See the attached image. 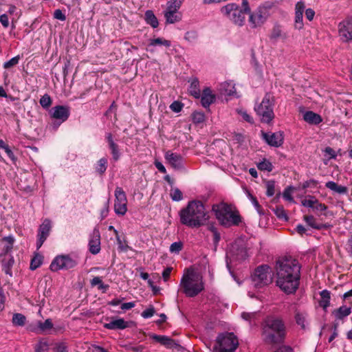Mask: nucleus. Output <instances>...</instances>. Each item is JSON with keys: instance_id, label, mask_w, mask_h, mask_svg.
<instances>
[{"instance_id": "nucleus-40", "label": "nucleus", "mask_w": 352, "mask_h": 352, "mask_svg": "<svg viewBox=\"0 0 352 352\" xmlns=\"http://www.w3.org/2000/svg\"><path fill=\"white\" fill-rule=\"evenodd\" d=\"M256 166L260 170L267 172H271L274 168L272 164L266 159H263L261 162H258Z\"/></svg>"}, {"instance_id": "nucleus-29", "label": "nucleus", "mask_w": 352, "mask_h": 352, "mask_svg": "<svg viewBox=\"0 0 352 352\" xmlns=\"http://www.w3.org/2000/svg\"><path fill=\"white\" fill-rule=\"evenodd\" d=\"M2 241L6 243V244L2 248L1 255L6 256L13 249L14 239L12 236H5L2 239Z\"/></svg>"}, {"instance_id": "nucleus-48", "label": "nucleus", "mask_w": 352, "mask_h": 352, "mask_svg": "<svg viewBox=\"0 0 352 352\" xmlns=\"http://www.w3.org/2000/svg\"><path fill=\"white\" fill-rule=\"evenodd\" d=\"M116 236V240L118 245V249L122 252H126L129 249V246L126 244V241H122L118 234V232L114 230Z\"/></svg>"}, {"instance_id": "nucleus-37", "label": "nucleus", "mask_w": 352, "mask_h": 352, "mask_svg": "<svg viewBox=\"0 0 352 352\" xmlns=\"http://www.w3.org/2000/svg\"><path fill=\"white\" fill-rule=\"evenodd\" d=\"M184 0H170L167 2L166 11L177 12Z\"/></svg>"}, {"instance_id": "nucleus-9", "label": "nucleus", "mask_w": 352, "mask_h": 352, "mask_svg": "<svg viewBox=\"0 0 352 352\" xmlns=\"http://www.w3.org/2000/svg\"><path fill=\"white\" fill-rule=\"evenodd\" d=\"M238 345V338L234 333L226 332L217 336L213 352H234Z\"/></svg>"}, {"instance_id": "nucleus-17", "label": "nucleus", "mask_w": 352, "mask_h": 352, "mask_svg": "<svg viewBox=\"0 0 352 352\" xmlns=\"http://www.w3.org/2000/svg\"><path fill=\"white\" fill-rule=\"evenodd\" d=\"M89 250L92 254H97L100 251V233L98 228H94L90 234Z\"/></svg>"}, {"instance_id": "nucleus-35", "label": "nucleus", "mask_w": 352, "mask_h": 352, "mask_svg": "<svg viewBox=\"0 0 352 352\" xmlns=\"http://www.w3.org/2000/svg\"><path fill=\"white\" fill-rule=\"evenodd\" d=\"M164 17L167 23H175L181 20V15L173 11H165Z\"/></svg>"}, {"instance_id": "nucleus-5", "label": "nucleus", "mask_w": 352, "mask_h": 352, "mask_svg": "<svg viewBox=\"0 0 352 352\" xmlns=\"http://www.w3.org/2000/svg\"><path fill=\"white\" fill-rule=\"evenodd\" d=\"M212 210L220 224L226 228L237 226L242 221L239 212L233 211L231 206L226 203L221 202L219 204H214Z\"/></svg>"}, {"instance_id": "nucleus-22", "label": "nucleus", "mask_w": 352, "mask_h": 352, "mask_svg": "<svg viewBox=\"0 0 352 352\" xmlns=\"http://www.w3.org/2000/svg\"><path fill=\"white\" fill-rule=\"evenodd\" d=\"M351 314V308L342 305L339 308L332 311L331 315L334 317L336 321L344 322V319Z\"/></svg>"}, {"instance_id": "nucleus-47", "label": "nucleus", "mask_w": 352, "mask_h": 352, "mask_svg": "<svg viewBox=\"0 0 352 352\" xmlns=\"http://www.w3.org/2000/svg\"><path fill=\"white\" fill-rule=\"evenodd\" d=\"M39 103L43 109H47L52 105V100L49 94H45L41 98Z\"/></svg>"}, {"instance_id": "nucleus-24", "label": "nucleus", "mask_w": 352, "mask_h": 352, "mask_svg": "<svg viewBox=\"0 0 352 352\" xmlns=\"http://www.w3.org/2000/svg\"><path fill=\"white\" fill-rule=\"evenodd\" d=\"M303 120L309 124L318 125L322 122V117L312 111H307L303 114Z\"/></svg>"}, {"instance_id": "nucleus-46", "label": "nucleus", "mask_w": 352, "mask_h": 352, "mask_svg": "<svg viewBox=\"0 0 352 352\" xmlns=\"http://www.w3.org/2000/svg\"><path fill=\"white\" fill-rule=\"evenodd\" d=\"M43 262V257L39 254H36L31 260L30 263V269L32 270H35L38 267H39Z\"/></svg>"}, {"instance_id": "nucleus-38", "label": "nucleus", "mask_w": 352, "mask_h": 352, "mask_svg": "<svg viewBox=\"0 0 352 352\" xmlns=\"http://www.w3.org/2000/svg\"><path fill=\"white\" fill-rule=\"evenodd\" d=\"M171 43L170 41L162 37L151 39L149 43L150 46L163 45L166 47H169Z\"/></svg>"}, {"instance_id": "nucleus-54", "label": "nucleus", "mask_w": 352, "mask_h": 352, "mask_svg": "<svg viewBox=\"0 0 352 352\" xmlns=\"http://www.w3.org/2000/svg\"><path fill=\"white\" fill-rule=\"evenodd\" d=\"M250 200H251L252 204L254 205V208H256V211L258 212V213L259 214H263L264 211H263L261 206L259 204L256 197H254L252 195H250Z\"/></svg>"}, {"instance_id": "nucleus-49", "label": "nucleus", "mask_w": 352, "mask_h": 352, "mask_svg": "<svg viewBox=\"0 0 352 352\" xmlns=\"http://www.w3.org/2000/svg\"><path fill=\"white\" fill-rule=\"evenodd\" d=\"M192 119L194 123L200 124L204 122L205 115L204 113L195 111L192 114Z\"/></svg>"}, {"instance_id": "nucleus-52", "label": "nucleus", "mask_w": 352, "mask_h": 352, "mask_svg": "<svg viewBox=\"0 0 352 352\" xmlns=\"http://www.w3.org/2000/svg\"><path fill=\"white\" fill-rule=\"evenodd\" d=\"M155 314V307H153V305H150L148 308H146L142 312L141 316L144 318H149L153 316Z\"/></svg>"}, {"instance_id": "nucleus-64", "label": "nucleus", "mask_w": 352, "mask_h": 352, "mask_svg": "<svg viewBox=\"0 0 352 352\" xmlns=\"http://www.w3.org/2000/svg\"><path fill=\"white\" fill-rule=\"evenodd\" d=\"M128 349L132 352H143L145 349V346L144 345H135V346H129Z\"/></svg>"}, {"instance_id": "nucleus-28", "label": "nucleus", "mask_w": 352, "mask_h": 352, "mask_svg": "<svg viewBox=\"0 0 352 352\" xmlns=\"http://www.w3.org/2000/svg\"><path fill=\"white\" fill-rule=\"evenodd\" d=\"M188 91L191 96L195 98H199L201 96V91L199 89V82L197 78H192Z\"/></svg>"}, {"instance_id": "nucleus-42", "label": "nucleus", "mask_w": 352, "mask_h": 352, "mask_svg": "<svg viewBox=\"0 0 352 352\" xmlns=\"http://www.w3.org/2000/svg\"><path fill=\"white\" fill-rule=\"evenodd\" d=\"M270 39L276 41L280 38H285L286 36L283 34L280 25H274L270 34Z\"/></svg>"}, {"instance_id": "nucleus-45", "label": "nucleus", "mask_w": 352, "mask_h": 352, "mask_svg": "<svg viewBox=\"0 0 352 352\" xmlns=\"http://www.w3.org/2000/svg\"><path fill=\"white\" fill-rule=\"evenodd\" d=\"M170 196L175 201H179L183 199V193L178 188H172L170 189Z\"/></svg>"}, {"instance_id": "nucleus-39", "label": "nucleus", "mask_w": 352, "mask_h": 352, "mask_svg": "<svg viewBox=\"0 0 352 352\" xmlns=\"http://www.w3.org/2000/svg\"><path fill=\"white\" fill-rule=\"evenodd\" d=\"M26 321V318L22 314H14L12 316V322L15 326L23 327L25 325Z\"/></svg>"}, {"instance_id": "nucleus-12", "label": "nucleus", "mask_w": 352, "mask_h": 352, "mask_svg": "<svg viewBox=\"0 0 352 352\" xmlns=\"http://www.w3.org/2000/svg\"><path fill=\"white\" fill-rule=\"evenodd\" d=\"M249 15V22L252 28L261 26L267 20L268 11L265 7L259 6L254 12L247 13Z\"/></svg>"}, {"instance_id": "nucleus-7", "label": "nucleus", "mask_w": 352, "mask_h": 352, "mask_svg": "<svg viewBox=\"0 0 352 352\" xmlns=\"http://www.w3.org/2000/svg\"><path fill=\"white\" fill-rule=\"evenodd\" d=\"M251 280L253 287L256 289L267 286L272 282L271 268L267 265H259L252 274Z\"/></svg>"}, {"instance_id": "nucleus-16", "label": "nucleus", "mask_w": 352, "mask_h": 352, "mask_svg": "<svg viewBox=\"0 0 352 352\" xmlns=\"http://www.w3.org/2000/svg\"><path fill=\"white\" fill-rule=\"evenodd\" d=\"M149 337L167 349L179 350L181 348V346L175 340L168 336L151 333L149 334Z\"/></svg>"}, {"instance_id": "nucleus-32", "label": "nucleus", "mask_w": 352, "mask_h": 352, "mask_svg": "<svg viewBox=\"0 0 352 352\" xmlns=\"http://www.w3.org/2000/svg\"><path fill=\"white\" fill-rule=\"evenodd\" d=\"M144 20L146 23L152 28H155L158 26L159 22L152 10H146L144 13Z\"/></svg>"}, {"instance_id": "nucleus-63", "label": "nucleus", "mask_w": 352, "mask_h": 352, "mask_svg": "<svg viewBox=\"0 0 352 352\" xmlns=\"http://www.w3.org/2000/svg\"><path fill=\"white\" fill-rule=\"evenodd\" d=\"M54 19L60 20L62 21H65L66 19V16L65 14L62 12V10L57 9L54 12Z\"/></svg>"}, {"instance_id": "nucleus-53", "label": "nucleus", "mask_w": 352, "mask_h": 352, "mask_svg": "<svg viewBox=\"0 0 352 352\" xmlns=\"http://www.w3.org/2000/svg\"><path fill=\"white\" fill-rule=\"evenodd\" d=\"M19 60H20V56L19 55L12 58L8 61L4 63L3 68L9 69V68H11L13 66H15L16 65H17L19 63Z\"/></svg>"}, {"instance_id": "nucleus-15", "label": "nucleus", "mask_w": 352, "mask_h": 352, "mask_svg": "<svg viewBox=\"0 0 352 352\" xmlns=\"http://www.w3.org/2000/svg\"><path fill=\"white\" fill-rule=\"evenodd\" d=\"M50 113L52 118L60 121V123L58 124L60 125V123L68 119L70 115V110L69 107L57 105L52 108Z\"/></svg>"}, {"instance_id": "nucleus-8", "label": "nucleus", "mask_w": 352, "mask_h": 352, "mask_svg": "<svg viewBox=\"0 0 352 352\" xmlns=\"http://www.w3.org/2000/svg\"><path fill=\"white\" fill-rule=\"evenodd\" d=\"M274 97L270 93H266L262 102L254 107L256 114L261 117L262 122L270 123L274 118L273 111Z\"/></svg>"}, {"instance_id": "nucleus-18", "label": "nucleus", "mask_w": 352, "mask_h": 352, "mask_svg": "<svg viewBox=\"0 0 352 352\" xmlns=\"http://www.w3.org/2000/svg\"><path fill=\"white\" fill-rule=\"evenodd\" d=\"M262 136L263 140L271 146L279 147L283 144V133H265L262 131Z\"/></svg>"}, {"instance_id": "nucleus-56", "label": "nucleus", "mask_w": 352, "mask_h": 352, "mask_svg": "<svg viewBox=\"0 0 352 352\" xmlns=\"http://www.w3.org/2000/svg\"><path fill=\"white\" fill-rule=\"evenodd\" d=\"M184 38L188 41L194 42L197 39L198 34L195 31H188L185 34Z\"/></svg>"}, {"instance_id": "nucleus-6", "label": "nucleus", "mask_w": 352, "mask_h": 352, "mask_svg": "<svg viewBox=\"0 0 352 352\" xmlns=\"http://www.w3.org/2000/svg\"><path fill=\"white\" fill-rule=\"evenodd\" d=\"M220 12L223 16L240 27L244 25L245 15L250 12V11H243V8L235 3H230L222 6Z\"/></svg>"}, {"instance_id": "nucleus-3", "label": "nucleus", "mask_w": 352, "mask_h": 352, "mask_svg": "<svg viewBox=\"0 0 352 352\" xmlns=\"http://www.w3.org/2000/svg\"><path fill=\"white\" fill-rule=\"evenodd\" d=\"M180 222L188 227L199 228L208 219L204 205L201 201H190L179 212Z\"/></svg>"}, {"instance_id": "nucleus-41", "label": "nucleus", "mask_w": 352, "mask_h": 352, "mask_svg": "<svg viewBox=\"0 0 352 352\" xmlns=\"http://www.w3.org/2000/svg\"><path fill=\"white\" fill-rule=\"evenodd\" d=\"M272 210L279 219L285 221L288 220V217L283 206H276L274 208L272 209Z\"/></svg>"}, {"instance_id": "nucleus-58", "label": "nucleus", "mask_w": 352, "mask_h": 352, "mask_svg": "<svg viewBox=\"0 0 352 352\" xmlns=\"http://www.w3.org/2000/svg\"><path fill=\"white\" fill-rule=\"evenodd\" d=\"M318 184V182L317 180H315L314 179H311L310 180L306 181L304 182L302 185V188L303 189H306L308 188H316L317 187Z\"/></svg>"}, {"instance_id": "nucleus-19", "label": "nucleus", "mask_w": 352, "mask_h": 352, "mask_svg": "<svg viewBox=\"0 0 352 352\" xmlns=\"http://www.w3.org/2000/svg\"><path fill=\"white\" fill-rule=\"evenodd\" d=\"M103 327L110 330H123L129 327V322L121 318H112L109 322L104 323Z\"/></svg>"}, {"instance_id": "nucleus-44", "label": "nucleus", "mask_w": 352, "mask_h": 352, "mask_svg": "<svg viewBox=\"0 0 352 352\" xmlns=\"http://www.w3.org/2000/svg\"><path fill=\"white\" fill-rule=\"evenodd\" d=\"M306 316L307 314L305 313L296 311L295 314L296 322L298 325L300 326L302 329L305 328Z\"/></svg>"}, {"instance_id": "nucleus-34", "label": "nucleus", "mask_w": 352, "mask_h": 352, "mask_svg": "<svg viewBox=\"0 0 352 352\" xmlns=\"http://www.w3.org/2000/svg\"><path fill=\"white\" fill-rule=\"evenodd\" d=\"M14 263V259L12 256H10V257L8 260H6L5 258L2 261L3 271L6 274H8L10 276H12V268L13 267Z\"/></svg>"}, {"instance_id": "nucleus-25", "label": "nucleus", "mask_w": 352, "mask_h": 352, "mask_svg": "<svg viewBox=\"0 0 352 352\" xmlns=\"http://www.w3.org/2000/svg\"><path fill=\"white\" fill-rule=\"evenodd\" d=\"M51 228L52 225L50 220L47 219H45L39 227L37 236H41L47 239L50 234Z\"/></svg>"}, {"instance_id": "nucleus-13", "label": "nucleus", "mask_w": 352, "mask_h": 352, "mask_svg": "<svg viewBox=\"0 0 352 352\" xmlns=\"http://www.w3.org/2000/svg\"><path fill=\"white\" fill-rule=\"evenodd\" d=\"M338 32L343 42L352 40V17H348L339 23Z\"/></svg>"}, {"instance_id": "nucleus-14", "label": "nucleus", "mask_w": 352, "mask_h": 352, "mask_svg": "<svg viewBox=\"0 0 352 352\" xmlns=\"http://www.w3.org/2000/svg\"><path fill=\"white\" fill-rule=\"evenodd\" d=\"M104 140L107 143V146L111 151L113 160L116 162L121 157V152L119 145L116 142V139L111 132H106Z\"/></svg>"}, {"instance_id": "nucleus-27", "label": "nucleus", "mask_w": 352, "mask_h": 352, "mask_svg": "<svg viewBox=\"0 0 352 352\" xmlns=\"http://www.w3.org/2000/svg\"><path fill=\"white\" fill-rule=\"evenodd\" d=\"M325 186L340 195H346L348 192V188L346 186L338 185L333 181L327 182Z\"/></svg>"}, {"instance_id": "nucleus-51", "label": "nucleus", "mask_w": 352, "mask_h": 352, "mask_svg": "<svg viewBox=\"0 0 352 352\" xmlns=\"http://www.w3.org/2000/svg\"><path fill=\"white\" fill-rule=\"evenodd\" d=\"M183 246L182 241L174 242L170 245L169 250L171 253L179 254Z\"/></svg>"}, {"instance_id": "nucleus-30", "label": "nucleus", "mask_w": 352, "mask_h": 352, "mask_svg": "<svg viewBox=\"0 0 352 352\" xmlns=\"http://www.w3.org/2000/svg\"><path fill=\"white\" fill-rule=\"evenodd\" d=\"M37 324V328L31 329V331L42 333L53 328V323L51 319H47L45 322L38 321Z\"/></svg>"}, {"instance_id": "nucleus-31", "label": "nucleus", "mask_w": 352, "mask_h": 352, "mask_svg": "<svg viewBox=\"0 0 352 352\" xmlns=\"http://www.w3.org/2000/svg\"><path fill=\"white\" fill-rule=\"evenodd\" d=\"M232 251L238 260H244L248 256L247 250L243 245L239 246L235 244L232 246Z\"/></svg>"}, {"instance_id": "nucleus-62", "label": "nucleus", "mask_w": 352, "mask_h": 352, "mask_svg": "<svg viewBox=\"0 0 352 352\" xmlns=\"http://www.w3.org/2000/svg\"><path fill=\"white\" fill-rule=\"evenodd\" d=\"M212 236H213V243L215 246H217L221 239L220 233L215 228L212 229Z\"/></svg>"}, {"instance_id": "nucleus-4", "label": "nucleus", "mask_w": 352, "mask_h": 352, "mask_svg": "<svg viewBox=\"0 0 352 352\" xmlns=\"http://www.w3.org/2000/svg\"><path fill=\"white\" fill-rule=\"evenodd\" d=\"M180 288L187 296L193 298L204 290L202 276L192 269L186 268L181 278Z\"/></svg>"}, {"instance_id": "nucleus-10", "label": "nucleus", "mask_w": 352, "mask_h": 352, "mask_svg": "<svg viewBox=\"0 0 352 352\" xmlns=\"http://www.w3.org/2000/svg\"><path fill=\"white\" fill-rule=\"evenodd\" d=\"M78 262V258L76 255L72 254H60L53 259L50 265V269L52 272L69 270L76 267Z\"/></svg>"}, {"instance_id": "nucleus-57", "label": "nucleus", "mask_w": 352, "mask_h": 352, "mask_svg": "<svg viewBox=\"0 0 352 352\" xmlns=\"http://www.w3.org/2000/svg\"><path fill=\"white\" fill-rule=\"evenodd\" d=\"M184 107L183 103L179 101H174L170 105V109L175 113H179L182 111Z\"/></svg>"}, {"instance_id": "nucleus-50", "label": "nucleus", "mask_w": 352, "mask_h": 352, "mask_svg": "<svg viewBox=\"0 0 352 352\" xmlns=\"http://www.w3.org/2000/svg\"><path fill=\"white\" fill-rule=\"evenodd\" d=\"M266 195L272 197L275 193V182L274 180H269L266 183Z\"/></svg>"}, {"instance_id": "nucleus-59", "label": "nucleus", "mask_w": 352, "mask_h": 352, "mask_svg": "<svg viewBox=\"0 0 352 352\" xmlns=\"http://www.w3.org/2000/svg\"><path fill=\"white\" fill-rule=\"evenodd\" d=\"M311 199H303L302 200L301 203H302V205L305 206V207H308V208H313L314 206V204H316V199H315L314 197H310Z\"/></svg>"}, {"instance_id": "nucleus-21", "label": "nucleus", "mask_w": 352, "mask_h": 352, "mask_svg": "<svg viewBox=\"0 0 352 352\" xmlns=\"http://www.w3.org/2000/svg\"><path fill=\"white\" fill-rule=\"evenodd\" d=\"M305 4L302 1H298L295 7V28L300 30L303 28V12L305 10Z\"/></svg>"}, {"instance_id": "nucleus-43", "label": "nucleus", "mask_w": 352, "mask_h": 352, "mask_svg": "<svg viewBox=\"0 0 352 352\" xmlns=\"http://www.w3.org/2000/svg\"><path fill=\"white\" fill-rule=\"evenodd\" d=\"M34 352H49V344L42 339L34 346Z\"/></svg>"}, {"instance_id": "nucleus-55", "label": "nucleus", "mask_w": 352, "mask_h": 352, "mask_svg": "<svg viewBox=\"0 0 352 352\" xmlns=\"http://www.w3.org/2000/svg\"><path fill=\"white\" fill-rule=\"evenodd\" d=\"M293 190V188L292 186H287L285 188L283 192V197L290 202L294 201V198L292 196V192Z\"/></svg>"}, {"instance_id": "nucleus-1", "label": "nucleus", "mask_w": 352, "mask_h": 352, "mask_svg": "<svg viewBox=\"0 0 352 352\" xmlns=\"http://www.w3.org/2000/svg\"><path fill=\"white\" fill-rule=\"evenodd\" d=\"M276 285L286 294H293L298 288L301 266L291 256L279 258L276 263Z\"/></svg>"}, {"instance_id": "nucleus-26", "label": "nucleus", "mask_w": 352, "mask_h": 352, "mask_svg": "<svg viewBox=\"0 0 352 352\" xmlns=\"http://www.w3.org/2000/svg\"><path fill=\"white\" fill-rule=\"evenodd\" d=\"M303 220L307 223L309 226L316 230H320L323 228H327L329 227L326 224L318 223L316 218L313 215H304Z\"/></svg>"}, {"instance_id": "nucleus-33", "label": "nucleus", "mask_w": 352, "mask_h": 352, "mask_svg": "<svg viewBox=\"0 0 352 352\" xmlns=\"http://www.w3.org/2000/svg\"><path fill=\"white\" fill-rule=\"evenodd\" d=\"M320 300L319 304L324 309H326L330 305L331 293L329 291L324 289L320 292Z\"/></svg>"}, {"instance_id": "nucleus-36", "label": "nucleus", "mask_w": 352, "mask_h": 352, "mask_svg": "<svg viewBox=\"0 0 352 352\" xmlns=\"http://www.w3.org/2000/svg\"><path fill=\"white\" fill-rule=\"evenodd\" d=\"M108 161L106 157L100 158L96 164V170L100 175H102L105 173L107 168Z\"/></svg>"}, {"instance_id": "nucleus-2", "label": "nucleus", "mask_w": 352, "mask_h": 352, "mask_svg": "<svg viewBox=\"0 0 352 352\" xmlns=\"http://www.w3.org/2000/svg\"><path fill=\"white\" fill-rule=\"evenodd\" d=\"M286 335V325L282 317L270 315L263 320L261 337L265 344L276 346L284 342Z\"/></svg>"}, {"instance_id": "nucleus-20", "label": "nucleus", "mask_w": 352, "mask_h": 352, "mask_svg": "<svg viewBox=\"0 0 352 352\" xmlns=\"http://www.w3.org/2000/svg\"><path fill=\"white\" fill-rule=\"evenodd\" d=\"M165 159L175 169H182L183 168V157L180 154L167 151L165 154Z\"/></svg>"}, {"instance_id": "nucleus-60", "label": "nucleus", "mask_w": 352, "mask_h": 352, "mask_svg": "<svg viewBox=\"0 0 352 352\" xmlns=\"http://www.w3.org/2000/svg\"><path fill=\"white\" fill-rule=\"evenodd\" d=\"M257 313L256 312H243L241 314V318L247 321H251L256 318Z\"/></svg>"}, {"instance_id": "nucleus-11", "label": "nucleus", "mask_w": 352, "mask_h": 352, "mask_svg": "<svg viewBox=\"0 0 352 352\" xmlns=\"http://www.w3.org/2000/svg\"><path fill=\"white\" fill-rule=\"evenodd\" d=\"M114 210L118 215H124L127 211V199L125 192L120 187L115 190Z\"/></svg>"}, {"instance_id": "nucleus-23", "label": "nucleus", "mask_w": 352, "mask_h": 352, "mask_svg": "<svg viewBox=\"0 0 352 352\" xmlns=\"http://www.w3.org/2000/svg\"><path fill=\"white\" fill-rule=\"evenodd\" d=\"M201 97V102L204 107L207 108L215 100V96L212 94V91L209 87H206L202 91Z\"/></svg>"}, {"instance_id": "nucleus-61", "label": "nucleus", "mask_w": 352, "mask_h": 352, "mask_svg": "<svg viewBox=\"0 0 352 352\" xmlns=\"http://www.w3.org/2000/svg\"><path fill=\"white\" fill-rule=\"evenodd\" d=\"M0 23L4 28L9 27V16L8 14H2L0 15Z\"/></svg>"}]
</instances>
